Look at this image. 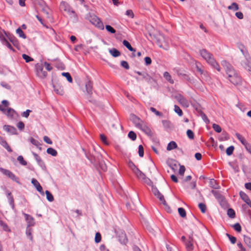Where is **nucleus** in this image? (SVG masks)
<instances>
[{"label": "nucleus", "mask_w": 251, "mask_h": 251, "mask_svg": "<svg viewBox=\"0 0 251 251\" xmlns=\"http://www.w3.org/2000/svg\"><path fill=\"white\" fill-rule=\"evenodd\" d=\"M222 65L224 68L230 82L235 85L240 84L241 82V78L232 66L226 60L222 61Z\"/></svg>", "instance_id": "obj_1"}, {"label": "nucleus", "mask_w": 251, "mask_h": 251, "mask_svg": "<svg viewBox=\"0 0 251 251\" xmlns=\"http://www.w3.org/2000/svg\"><path fill=\"white\" fill-rule=\"evenodd\" d=\"M87 158L90 160L91 163L96 165L99 164L100 168L103 171H106L107 170L106 165L104 161L101 159V154L96 152L95 154L89 152L88 153H85Z\"/></svg>", "instance_id": "obj_2"}, {"label": "nucleus", "mask_w": 251, "mask_h": 251, "mask_svg": "<svg viewBox=\"0 0 251 251\" xmlns=\"http://www.w3.org/2000/svg\"><path fill=\"white\" fill-rule=\"evenodd\" d=\"M200 54L209 64L214 60L213 54L205 49L200 50Z\"/></svg>", "instance_id": "obj_3"}, {"label": "nucleus", "mask_w": 251, "mask_h": 251, "mask_svg": "<svg viewBox=\"0 0 251 251\" xmlns=\"http://www.w3.org/2000/svg\"><path fill=\"white\" fill-rule=\"evenodd\" d=\"M156 43L160 48H163L165 50H167L169 48L168 42L166 40L165 36L162 34H160L156 38Z\"/></svg>", "instance_id": "obj_4"}, {"label": "nucleus", "mask_w": 251, "mask_h": 251, "mask_svg": "<svg viewBox=\"0 0 251 251\" xmlns=\"http://www.w3.org/2000/svg\"><path fill=\"white\" fill-rule=\"evenodd\" d=\"M245 59L240 62L241 66L249 73L251 72V57L250 55H246Z\"/></svg>", "instance_id": "obj_5"}, {"label": "nucleus", "mask_w": 251, "mask_h": 251, "mask_svg": "<svg viewBox=\"0 0 251 251\" xmlns=\"http://www.w3.org/2000/svg\"><path fill=\"white\" fill-rule=\"evenodd\" d=\"M0 172L3 175L8 176L9 178L12 180L19 183V178L10 171L5 169L3 168H0Z\"/></svg>", "instance_id": "obj_6"}, {"label": "nucleus", "mask_w": 251, "mask_h": 251, "mask_svg": "<svg viewBox=\"0 0 251 251\" xmlns=\"http://www.w3.org/2000/svg\"><path fill=\"white\" fill-rule=\"evenodd\" d=\"M135 73L141 76V77H139V76L135 77L136 79L138 81L145 80L147 82H149L151 78V77L146 72H141L139 71H135Z\"/></svg>", "instance_id": "obj_7"}, {"label": "nucleus", "mask_w": 251, "mask_h": 251, "mask_svg": "<svg viewBox=\"0 0 251 251\" xmlns=\"http://www.w3.org/2000/svg\"><path fill=\"white\" fill-rule=\"evenodd\" d=\"M151 191L154 196H155L164 205H166V202L164 198L163 195L161 194V193L159 191L157 188L155 187H152L151 189Z\"/></svg>", "instance_id": "obj_8"}, {"label": "nucleus", "mask_w": 251, "mask_h": 251, "mask_svg": "<svg viewBox=\"0 0 251 251\" xmlns=\"http://www.w3.org/2000/svg\"><path fill=\"white\" fill-rule=\"evenodd\" d=\"M176 99L178 102L184 107H188L189 106V102L188 100L184 98L182 95L178 94L175 97Z\"/></svg>", "instance_id": "obj_9"}, {"label": "nucleus", "mask_w": 251, "mask_h": 251, "mask_svg": "<svg viewBox=\"0 0 251 251\" xmlns=\"http://www.w3.org/2000/svg\"><path fill=\"white\" fill-rule=\"evenodd\" d=\"M90 22L100 29L101 30L104 29V25L102 22L98 17L94 16V17H92L91 19L90 20Z\"/></svg>", "instance_id": "obj_10"}, {"label": "nucleus", "mask_w": 251, "mask_h": 251, "mask_svg": "<svg viewBox=\"0 0 251 251\" xmlns=\"http://www.w3.org/2000/svg\"><path fill=\"white\" fill-rule=\"evenodd\" d=\"M36 74L41 78H44L47 75V73L43 70V66L37 64L36 66Z\"/></svg>", "instance_id": "obj_11"}, {"label": "nucleus", "mask_w": 251, "mask_h": 251, "mask_svg": "<svg viewBox=\"0 0 251 251\" xmlns=\"http://www.w3.org/2000/svg\"><path fill=\"white\" fill-rule=\"evenodd\" d=\"M136 176L140 179H141L147 184H149L151 182V180L146 177V175L141 172L139 169H136V172L134 173Z\"/></svg>", "instance_id": "obj_12"}, {"label": "nucleus", "mask_w": 251, "mask_h": 251, "mask_svg": "<svg viewBox=\"0 0 251 251\" xmlns=\"http://www.w3.org/2000/svg\"><path fill=\"white\" fill-rule=\"evenodd\" d=\"M93 82L90 79H88L85 82V88L87 93L91 96L93 93Z\"/></svg>", "instance_id": "obj_13"}, {"label": "nucleus", "mask_w": 251, "mask_h": 251, "mask_svg": "<svg viewBox=\"0 0 251 251\" xmlns=\"http://www.w3.org/2000/svg\"><path fill=\"white\" fill-rule=\"evenodd\" d=\"M54 91L58 95H63L64 90L63 87L60 84L56 83L52 84Z\"/></svg>", "instance_id": "obj_14"}, {"label": "nucleus", "mask_w": 251, "mask_h": 251, "mask_svg": "<svg viewBox=\"0 0 251 251\" xmlns=\"http://www.w3.org/2000/svg\"><path fill=\"white\" fill-rule=\"evenodd\" d=\"M32 154L34 156L35 159L36 160L38 164L40 166V167L43 170H45L46 169V165L44 161L41 158V157L37 153L34 152H32Z\"/></svg>", "instance_id": "obj_15"}, {"label": "nucleus", "mask_w": 251, "mask_h": 251, "mask_svg": "<svg viewBox=\"0 0 251 251\" xmlns=\"http://www.w3.org/2000/svg\"><path fill=\"white\" fill-rule=\"evenodd\" d=\"M138 128L141 130L143 132H144L146 134H147L149 136H152V132L151 130L145 124L143 123Z\"/></svg>", "instance_id": "obj_16"}, {"label": "nucleus", "mask_w": 251, "mask_h": 251, "mask_svg": "<svg viewBox=\"0 0 251 251\" xmlns=\"http://www.w3.org/2000/svg\"><path fill=\"white\" fill-rule=\"evenodd\" d=\"M31 183L35 186L36 190L42 195H44V192L43 188L41 186L39 182L35 178H32L31 180Z\"/></svg>", "instance_id": "obj_17"}, {"label": "nucleus", "mask_w": 251, "mask_h": 251, "mask_svg": "<svg viewBox=\"0 0 251 251\" xmlns=\"http://www.w3.org/2000/svg\"><path fill=\"white\" fill-rule=\"evenodd\" d=\"M193 239L190 236L189 239L185 242V245L187 251H191L193 250Z\"/></svg>", "instance_id": "obj_18"}, {"label": "nucleus", "mask_w": 251, "mask_h": 251, "mask_svg": "<svg viewBox=\"0 0 251 251\" xmlns=\"http://www.w3.org/2000/svg\"><path fill=\"white\" fill-rule=\"evenodd\" d=\"M130 120L134 123L135 126L137 128H138L143 124L141 123V122H142L140 120V118L134 114L130 115Z\"/></svg>", "instance_id": "obj_19"}, {"label": "nucleus", "mask_w": 251, "mask_h": 251, "mask_svg": "<svg viewBox=\"0 0 251 251\" xmlns=\"http://www.w3.org/2000/svg\"><path fill=\"white\" fill-rule=\"evenodd\" d=\"M3 129L12 135L17 134V129L14 126L9 125H4L3 126Z\"/></svg>", "instance_id": "obj_20"}, {"label": "nucleus", "mask_w": 251, "mask_h": 251, "mask_svg": "<svg viewBox=\"0 0 251 251\" xmlns=\"http://www.w3.org/2000/svg\"><path fill=\"white\" fill-rule=\"evenodd\" d=\"M23 214L27 223V226L30 227L31 226H33L35 224L34 218L29 214L26 213H24Z\"/></svg>", "instance_id": "obj_21"}, {"label": "nucleus", "mask_w": 251, "mask_h": 251, "mask_svg": "<svg viewBox=\"0 0 251 251\" xmlns=\"http://www.w3.org/2000/svg\"><path fill=\"white\" fill-rule=\"evenodd\" d=\"M240 196L242 200L244 201L251 208V201L248 196L244 192L241 191L239 193Z\"/></svg>", "instance_id": "obj_22"}, {"label": "nucleus", "mask_w": 251, "mask_h": 251, "mask_svg": "<svg viewBox=\"0 0 251 251\" xmlns=\"http://www.w3.org/2000/svg\"><path fill=\"white\" fill-rule=\"evenodd\" d=\"M0 144L8 152H11L12 151V149H11L10 147L8 145L7 142L1 137H0Z\"/></svg>", "instance_id": "obj_23"}, {"label": "nucleus", "mask_w": 251, "mask_h": 251, "mask_svg": "<svg viewBox=\"0 0 251 251\" xmlns=\"http://www.w3.org/2000/svg\"><path fill=\"white\" fill-rule=\"evenodd\" d=\"M7 198L8 200V202L9 204L11 205L12 208L13 210H14L15 209V205H14V198L12 195V194L10 192H7L6 194Z\"/></svg>", "instance_id": "obj_24"}, {"label": "nucleus", "mask_w": 251, "mask_h": 251, "mask_svg": "<svg viewBox=\"0 0 251 251\" xmlns=\"http://www.w3.org/2000/svg\"><path fill=\"white\" fill-rule=\"evenodd\" d=\"M119 241L123 244H126L127 242V238L126 234L124 232H121V234L119 235Z\"/></svg>", "instance_id": "obj_25"}, {"label": "nucleus", "mask_w": 251, "mask_h": 251, "mask_svg": "<svg viewBox=\"0 0 251 251\" xmlns=\"http://www.w3.org/2000/svg\"><path fill=\"white\" fill-rule=\"evenodd\" d=\"M109 52L110 54L114 57H118L121 54L120 52L115 48H112L109 50Z\"/></svg>", "instance_id": "obj_26"}, {"label": "nucleus", "mask_w": 251, "mask_h": 251, "mask_svg": "<svg viewBox=\"0 0 251 251\" xmlns=\"http://www.w3.org/2000/svg\"><path fill=\"white\" fill-rule=\"evenodd\" d=\"M7 38H8V37L5 32H0V40L3 45L8 41Z\"/></svg>", "instance_id": "obj_27"}, {"label": "nucleus", "mask_w": 251, "mask_h": 251, "mask_svg": "<svg viewBox=\"0 0 251 251\" xmlns=\"http://www.w3.org/2000/svg\"><path fill=\"white\" fill-rule=\"evenodd\" d=\"M177 145L175 141L170 142L167 145V150L168 151H171L173 149H176Z\"/></svg>", "instance_id": "obj_28"}, {"label": "nucleus", "mask_w": 251, "mask_h": 251, "mask_svg": "<svg viewBox=\"0 0 251 251\" xmlns=\"http://www.w3.org/2000/svg\"><path fill=\"white\" fill-rule=\"evenodd\" d=\"M123 45L126 47L130 51L135 52L136 50L132 48L130 43L126 40H124L123 42Z\"/></svg>", "instance_id": "obj_29"}, {"label": "nucleus", "mask_w": 251, "mask_h": 251, "mask_svg": "<svg viewBox=\"0 0 251 251\" xmlns=\"http://www.w3.org/2000/svg\"><path fill=\"white\" fill-rule=\"evenodd\" d=\"M228 9L234 11L239 10V6L236 2H232L230 5L227 7Z\"/></svg>", "instance_id": "obj_30"}, {"label": "nucleus", "mask_w": 251, "mask_h": 251, "mask_svg": "<svg viewBox=\"0 0 251 251\" xmlns=\"http://www.w3.org/2000/svg\"><path fill=\"white\" fill-rule=\"evenodd\" d=\"M163 75H164V77H165V78L168 81H169L170 83H171V84L174 83V81L173 79H172V76L168 72H164Z\"/></svg>", "instance_id": "obj_31"}, {"label": "nucleus", "mask_w": 251, "mask_h": 251, "mask_svg": "<svg viewBox=\"0 0 251 251\" xmlns=\"http://www.w3.org/2000/svg\"><path fill=\"white\" fill-rule=\"evenodd\" d=\"M235 136L237 138V139L240 141V142L242 143V145H244L245 144H246L247 142V141L245 139V138L244 137H243L239 133H236L235 134Z\"/></svg>", "instance_id": "obj_32"}, {"label": "nucleus", "mask_w": 251, "mask_h": 251, "mask_svg": "<svg viewBox=\"0 0 251 251\" xmlns=\"http://www.w3.org/2000/svg\"><path fill=\"white\" fill-rule=\"evenodd\" d=\"M47 153L53 156H56L57 154V151L52 148H49L47 150Z\"/></svg>", "instance_id": "obj_33"}, {"label": "nucleus", "mask_w": 251, "mask_h": 251, "mask_svg": "<svg viewBox=\"0 0 251 251\" xmlns=\"http://www.w3.org/2000/svg\"><path fill=\"white\" fill-rule=\"evenodd\" d=\"M45 194L46 195V198L48 201L50 202H52L54 200V198L52 194L48 190H46L45 191Z\"/></svg>", "instance_id": "obj_34"}, {"label": "nucleus", "mask_w": 251, "mask_h": 251, "mask_svg": "<svg viewBox=\"0 0 251 251\" xmlns=\"http://www.w3.org/2000/svg\"><path fill=\"white\" fill-rule=\"evenodd\" d=\"M199 113L200 116L201 117L205 123L208 124L209 123V120L207 118L206 115L202 111L200 110L199 111Z\"/></svg>", "instance_id": "obj_35"}, {"label": "nucleus", "mask_w": 251, "mask_h": 251, "mask_svg": "<svg viewBox=\"0 0 251 251\" xmlns=\"http://www.w3.org/2000/svg\"><path fill=\"white\" fill-rule=\"evenodd\" d=\"M239 48L244 57L246 56V55H250L248 50L245 49V47L243 45H240Z\"/></svg>", "instance_id": "obj_36"}, {"label": "nucleus", "mask_w": 251, "mask_h": 251, "mask_svg": "<svg viewBox=\"0 0 251 251\" xmlns=\"http://www.w3.org/2000/svg\"><path fill=\"white\" fill-rule=\"evenodd\" d=\"M16 32L17 34H18L20 37H21L23 39H25L26 38V35L25 34L22 29L20 27L16 29Z\"/></svg>", "instance_id": "obj_37"}, {"label": "nucleus", "mask_w": 251, "mask_h": 251, "mask_svg": "<svg viewBox=\"0 0 251 251\" xmlns=\"http://www.w3.org/2000/svg\"><path fill=\"white\" fill-rule=\"evenodd\" d=\"M5 114L8 117H13L15 114V111L13 109L9 108L7 110H6Z\"/></svg>", "instance_id": "obj_38"}, {"label": "nucleus", "mask_w": 251, "mask_h": 251, "mask_svg": "<svg viewBox=\"0 0 251 251\" xmlns=\"http://www.w3.org/2000/svg\"><path fill=\"white\" fill-rule=\"evenodd\" d=\"M61 75L62 76L66 77L67 80L69 82L71 83L73 82V78H72L71 75L69 73L63 72V73H62Z\"/></svg>", "instance_id": "obj_39"}, {"label": "nucleus", "mask_w": 251, "mask_h": 251, "mask_svg": "<svg viewBox=\"0 0 251 251\" xmlns=\"http://www.w3.org/2000/svg\"><path fill=\"white\" fill-rule=\"evenodd\" d=\"M209 184L210 187L212 188L219 189V185L216 183V181L213 179H210Z\"/></svg>", "instance_id": "obj_40"}, {"label": "nucleus", "mask_w": 251, "mask_h": 251, "mask_svg": "<svg viewBox=\"0 0 251 251\" xmlns=\"http://www.w3.org/2000/svg\"><path fill=\"white\" fill-rule=\"evenodd\" d=\"M227 214L231 218H234L235 217V212L232 208H229L227 210Z\"/></svg>", "instance_id": "obj_41"}, {"label": "nucleus", "mask_w": 251, "mask_h": 251, "mask_svg": "<svg viewBox=\"0 0 251 251\" xmlns=\"http://www.w3.org/2000/svg\"><path fill=\"white\" fill-rule=\"evenodd\" d=\"M128 137L132 141H135L136 139L137 136L136 133L134 131H130L128 133Z\"/></svg>", "instance_id": "obj_42"}, {"label": "nucleus", "mask_w": 251, "mask_h": 251, "mask_svg": "<svg viewBox=\"0 0 251 251\" xmlns=\"http://www.w3.org/2000/svg\"><path fill=\"white\" fill-rule=\"evenodd\" d=\"M31 231L32 229L29 226H27L26 229V234L27 236L29 238V239L32 241L33 239V237L31 235Z\"/></svg>", "instance_id": "obj_43"}, {"label": "nucleus", "mask_w": 251, "mask_h": 251, "mask_svg": "<svg viewBox=\"0 0 251 251\" xmlns=\"http://www.w3.org/2000/svg\"><path fill=\"white\" fill-rule=\"evenodd\" d=\"M178 212L179 215L182 217L184 218L186 217V214L185 209L182 207H179L178 208Z\"/></svg>", "instance_id": "obj_44"}, {"label": "nucleus", "mask_w": 251, "mask_h": 251, "mask_svg": "<svg viewBox=\"0 0 251 251\" xmlns=\"http://www.w3.org/2000/svg\"><path fill=\"white\" fill-rule=\"evenodd\" d=\"M182 78L188 82L190 83H193L194 82V79L192 77H191L189 75L184 74L183 75V76Z\"/></svg>", "instance_id": "obj_45"}, {"label": "nucleus", "mask_w": 251, "mask_h": 251, "mask_svg": "<svg viewBox=\"0 0 251 251\" xmlns=\"http://www.w3.org/2000/svg\"><path fill=\"white\" fill-rule=\"evenodd\" d=\"M128 165L134 173L136 172V169H138L131 161H128Z\"/></svg>", "instance_id": "obj_46"}, {"label": "nucleus", "mask_w": 251, "mask_h": 251, "mask_svg": "<svg viewBox=\"0 0 251 251\" xmlns=\"http://www.w3.org/2000/svg\"><path fill=\"white\" fill-rule=\"evenodd\" d=\"M17 160L22 165L25 166L27 164L26 161L24 160V157L22 155L18 156Z\"/></svg>", "instance_id": "obj_47"}, {"label": "nucleus", "mask_w": 251, "mask_h": 251, "mask_svg": "<svg viewBox=\"0 0 251 251\" xmlns=\"http://www.w3.org/2000/svg\"><path fill=\"white\" fill-rule=\"evenodd\" d=\"M213 68H215L218 71H220V67L219 64L216 62L215 60L214 59L210 64Z\"/></svg>", "instance_id": "obj_48"}, {"label": "nucleus", "mask_w": 251, "mask_h": 251, "mask_svg": "<svg viewBox=\"0 0 251 251\" xmlns=\"http://www.w3.org/2000/svg\"><path fill=\"white\" fill-rule=\"evenodd\" d=\"M234 147L233 146H231L227 148L226 150V153L227 155H231L233 152Z\"/></svg>", "instance_id": "obj_49"}, {"label": "nucleus", "mask_w": 251, "mask_h": 251, "mask_svg": "<svg viewBox=\"0 0 251 251\" xmlns=\"http://www.w3.org/2000/svg\"><path fill=\"white\" fill-rule=\"evenodd\" d=\"M174 110L175 111L179 116H181L183 114L182 111L179 108V107L176 105H175L174 106Z\"/></svg>", "instance_id": "obj_50"}, {"label": "nucleus", "mask_w": 251, "mask_h": 251, "mask_svg": "<svg viewBox=\"0 0 251 251\" xmlns=\"http://www.w3.org/2000/svg\"><path fill=\"white\" fill-rule=\"evenodd\" d=\"M163 126L165 128H170L171 127V123L168 120H163L162 121Z\"/></svg>", "instance_id": "obj_51"}, {"label": "nucleus", "mask_w": 251, "mask_h": 251, "mask_svg": "<svg viewBox=\"0 0 251 251\" xmlns=\"http://www.w3.org/2000/svg\"><path fill=\"white\" fill-rule=\"evenodd\" d=\"M212 127L214 130L218 133H220L222 131L221 127L217 124H213L212 125Z\"/></svg>", "instance_id": "obj_52"}, {"label": "nucleus", "mask_w": 251, "mask_h": 251, "mask_svg": "<svg viewBox=\"0 0 251 251\" xmlns=\"http://www.w3.org/2000/svg\"><path fill=\"white\" fill-rule=\"evenodd\" d=\"M226 235L228 238V239L230 240L231 244H234L236 243V237L230 235L228 233H226Z\"/></svg>", "instance_id": "obj_53"}, {"label": "nucleus", "mask_w": 251, "mask_h": 251, "mask_svg": "<svg viewBox=\"0 0 251 251\" xmlns=\"http://www.w3.org/2000/svg\"><path fill=\"white\" fill-rule=\"evenodd\" d=\"M232 227L234 228V230H236L238 232H241L242 230L241 226L239 223L235 224Z\"/></svg>", "instance_id": "obj_54"}, {"label": "nucleus", "mask_w": 251, "mask_h": 251, "mask_svg": "<svg viewBox=\"0 0 251 251\" xmlns=\"http://www.w3.org/2000/svg\"><path fill=\"white\" fill-rule=\"evenodd\" d=\"M105 29L111 33H115L116 32L115 29L110 25H106Z\"/></svg>", "instance_id": "obj_55"}, {"label": "nucleus", "mask_w": 251, "mask_h": 251, "mask_svg": "<svg viewBox=\"0 0 251 251\" xmlns=\"http://www.w3.org/2000/svg\"><path fill=\"white\" fill-rule=\"evenodd\" d=\"M22 57H23V58L24 60H25L26 62H29L33 60V59L32 58H31V57L29 56L28 55H27L25 54H23L22 55Z\"/></svg>", "instance_id": "obj_56"}, {"label": "nucleus", "mask_w": 251, "mask_h": 251, "mask_svg": "<svg viewBox=\"0 0 251 251\" xmlns=\"http://www.w3.org/2000/svg\"><path fill=\"white\" fill-rule=\"evenodd\" d=\"M174 71L176 73L178 76H183V75L184 74L182 72V70H181L178 68H175L174 69Z\"/></svg>", "instance_id": "obj_57"}, {"label": "nucleus", "mask_w": 251, "mask_h": 251, "mask_svg": "<svg viewBox=\"0 0 251 251\" xmlns=\"http://www.w3.org/2000/svg\"><path fill=\"white\" fill-rule=\"evenodd\" d=\"M150 110L152 112L154 113L156 116H162L163 115L162 113L156 110V109L155 108H154V107H150Z\"/></svg>", "instance_id": "obj_58"}, {"label": "nucleus", "mask_w": 251, "mask_h": 251, "mask_svg": "<svg viewBox=\"0 0 251 251\" xmlns=\"http://www.w3.org/2000/svg\"><path fill=\"white\" fill-rule=\"evenodd\" d=\"M101 239V235L99 232H97L95 235V242L98 243L100 242Z\"/></svg>", "instance_id": "obj_59"}, {"label": "nucleus", "mask_w": 251, "mask_h": 251, "mask_svg": "<svg viewBox=\"0 0 251 251\" xmlns=\"http://www.w3.org/2000/svg\"><path fill=\"white\" fill-rule=\"evenodd\" d=\"M186 134L188 138L190 139H193L194 138V134L193 132L191 129H188Z\"/></svg>", "instance_id": "obj_60"}, {"label": "nucleus", "mask_w": 251, "mask_h": 251, "mask_svg": "<svg viewBox=\"0 0 251 251\" xmlns=\"http://www.w3.org/2000/svg\"><path fill=\"white\" fill-rule=\"evenodd\" d=\"M199 207L200 209L201 212L203 213L206 211V205L203 203H200L199 204Z\"/></svg>", "instance_id": "obj_61"}, {"label": "nucleus", "mask_w": 251, "mask_h": 251, "mask_svg": "<svg viewBox=\"0 0 251 251\" xmlns=\"http://www.w3.org/2000/svg\"><path fill=\"white\" fill-rule=\"evenodd\" d=\"M138 153L139 156L142 157L144 156V148L142 145H140L138 147Z\"/></svg>", "instance_id": "obj_62"}, {"label": "nucleus", "mask_w": 251, "mask_h": 251, "mask_svg": "<svg viewBox=\"0 0 251 251\" xmlns=\"http://www.w3.org/2000/svg\"><path fill=\"white\" fill-rule=\"evenodd\" d=\"M121 65L126 70H128L129 69V65L126 61H122L121 62Z\"/></svg>", "instance_id": "obj_63"}, {"label": "nucleus", "mask_w": 251, "mask_h": 251, "mask_svg": "<svg viewBox=\"0 0 251 251\" xmlns=\"http://www.w3.org/2000/svg\"><path fill=\"white\" fill-rule=\"evenodd\" d=\"M244 146L246 150L251 154V145L247 142Z\"/></svg>", "instance_id": "obj_64"}]
</instances>
